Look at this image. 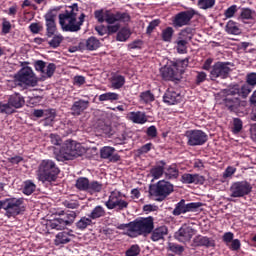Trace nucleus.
<instances>
[{
	"label": "nucleus",
	"instance_id": "8",
	"mask_svg": "<svg viewBox=\"0 0 256 256\" xmlns=\"http://www.w3.org/2000/svg\"><path fill=\"white\" fill-rule=\"evenodd\" d=\"M24 203L25 198L10 197L2 200V209L5 211V216L11 219V217L21 215L25 211Z\"/></svg>",
	"mask_w": 256,
	"mask_h": 256
},
{
	"label": "nucleus",
	"instance_id": "36",
	"mask_svg": "<svg viewBox=\"0 0 256 256\" xmlns=\"http://www.w3.org/2000/svg\"><path fill=\"white\" fill-rule=\"evenodd\" d=\"M88 51H97L101 47V42L96 37L91 36L85 42Z\"/></svg>",
	"mask_w": 256,
	"mask_h": 256
},
{
	"label": "nucleus",
	"instance_id": "1",
	"mask_svg": "<svg viewBox=\"0 0 256 256\" xmlns=\"http://www.w3.org/2000/svg\"><path fill=\"white\" fill-rule=\"evenodd\" d=\"M77 15H79V5L77 3L68 6V9L64 13L59 14V24L63 31L70 33L80 31L79 26L75 25L77 23Z\"/></svg>",
	"mask_w": 256,
	"mask_h": 256
},
{
	"label": "nucleus",
	"instance_id": "9",
	"mask_svg": "<svg viewBox=\"0 0 256 256\" xmlns=\"http://www.w3.org/2000/svg\"><path fill=\"white\" fill-rule=\"evenodd\" d=\"M59 153L65 161H73V159L83 155V146L76 141L66 140L62 144Z\"/></svg>",
	"mask_w": 256,
	"mask_h": 256
},
{
	"label": "nucleus",
	"instance_id": "15",
	"mask_svg": "<svg viewBox=\"0 0 256 256\" xmlns=\"http://www.w3.org/2000/svg\"><path fill=\"white\" fill-rule=\"evenodd\" d=\"M197 15L194 9L178 12L172 18V25L175 29H181V27H187L191 25V20Z\"/></svg>",
	"mask_w": 256,
	"mask_h": 256
},
{
	"label": "nucleus",
	"instance_id": "44",
	"mask_svg": "<svg viewBox=\"0 0 256 256\" xmlns=\"http://www.w3.org/2000/svg\"><path fill=\"white\" fill-rule=\"evenodd\" d=\"M140 101H142V103H145L146 105L149 103H153V101H155V94H153L151 90H146L140 93Z\"/></svg>",
	"mask_w": 256,
	"mask_h": 256
},
{
	"label": "nucleus",
	"instance_id": "22",
	"mask_svg": "<svg viewBox=\"0 0 256 256\" xmlns=\"http://www.w3.org/2000/svg\"><path fill=\"white\" fill-rule=\"evenodd\" d=\"M115 148L110 146H104L100 149V157L101 159H108L110 163H117L118 161H121V156L117 153Z\"/></svg>",
	"mask_w": 256,
	"mask_h": 256
},
{
	"label": "nucleus",
	"instance_id": "13",
	"mask_svg": "<svg viewBox=\"0 0 256 256\" xmlns=\"http://www.w3.org/2000/svg\"><path fill=\"white\" fill-rule=\"evenodd\" d=\"M188 147H201L209 141V136L203 130L193 129L185 132Z\"/></svg>",
	"mask_w": 256,
	"mask_h": 256
},
{
	"label": "nucleus",
	"instance_id": "12",
	"mask_svg": "<svg viewBox=\"0 0 256 256\" xmlns=\"http://www.w3.org/2000/svg\"><path fill=\"white\" fill-rule=\"evenodd\" d=\"M104 205L109 210L116 209V211H125V209H129V202L127 200H123V193L119 190L110 192L108 200Z\"/></svg>",
	"mask_w": 256,
	"mask_h": 256
},
{
	"label": "nucleus",
	"instance_id": "48",
	"mask_svg": "<svg viewBox=\"0 0 256 256\" xmlns=\"http://www.w3.org/2000/svg\"><path fill=\"white\" fill-rule=\"evenodd\" d=\"M242 130H243V120H241V118H234L233 128H232L233 133L237 135V133H241Z\"/></svg>",
	"mask_w": 256,
	"mask_h": 256
},
{
	"label": "nucleus",
	"instance_id": "27",
	"mask_svg": "<svg viewBox=\"0 0 256 256\" xmlns=\"http://www.w3.org/2000/svg\"><path fill=\"white\" fill-rule=\"evenodd\" d=\"M127 117L129 121H132V123H135L136 125H145L148 121L147 114L141 111L130 112Z\"/></svg>",
	"mask_w": 256,
	"mask_h": 256
},
{
	"label": "nucleus",
	"instance_id": "39",
	"mask_svg": "<svg viewBox=\"0 0 256 256\" xmlns=\"http://www.w3.org/2000/svg\"><path fill=\"white\" fill-rule=\"evenodd\" d=\"M172 213L176 217H178L179 215H185V213H187V204L185 203V199L180 200L176 204Z\"/></svg>",
	"mask_w": 256,
	"mask_h": 256
},
{
	"label": "nucleus",
	"instance_id": "63",
	"mask_svg": "<svg viewBox=\"0 0 256 256\" xmlns=\"http://www.w3.org/2000/svg\"><path fill=\"white\" fill-rule=\"evenodd\" d=\"M50 141L52 145H61V143H63L61 136L58 134H50Z\"/></svg>",
	"mask_w": 256,
	"mask_h": 256
},
{
	"label": "nucleus",
	"instance_id": "54",
	"mask_svg": "<svg viewBox=\"0 0 256 256\" xmlns=\"http://www.w3.org/2000/svg\"><path fill=\"white\" fill-rule=\"evenodd\" d=\"M12 25L7 18H2V35H9L11 33Z\"/></svg>",
	"mask_w": 256,
	"mask_h": 256
},
{
	"label": "nucleus",
	"instance_id": "35",
	"mask_svg": "<svg viewBox=\"0 0 256 256\" xmlns=\"http://www.w3.org/2000/svg\"><path fill=\"white\" fill-rule=\"evenodd\" d=\"M103 191V183L93 180L89 182L88 192L90 195H95V193H101Z\"/></svg>",
	"mask_w": 256,
	"mask_h": 256
},
{
	"label": "nucleus",
	"instance_id": "11",
	"mask_svg": "<svg viewBox=\"0 0 256 256\" xmlns=\"http://www.w3.org/2000/svg\"><path fill=\"white\" fill-rule=\"evenodd\" d=\"M15 81L18 85H24L25 87H37L38 83L37 76L29 66L23 67L18 71L15 75Z\"/></svg>",
	"mask_w": 256,
	"mask_h": 256
},
{
	"label": "nucleus",
	"instance_id": "32",
	"mask_svg": "<svg viewBox=\"0 0 256 256\" xmlns=\"http://www.w3.org/2000/svg\"><path fill=\"white\" fill-rule=\"evenodd\" d=\"M93 225H95V223L91 220L89 216L88 217L83 216L80 218L78 222H76V228L79 231H85L87 227H93Z\"/></svg>",
	"mask_w": 256,
	"mask_h": 256
},
{
	"label": "nucleus",
	"instance_id": "55",
	"mask_svg": "<svg viewBox=\"0 0 256 256\" xmlns=\"http://www.w3.org/2000/svg\"><path fill=\"white\" fill-rule=\"evenodd\" d=\"M117 229H119L120 231H125V229H128V237H133V221L127 224H120L117 226Z\"/></svg>",
	"mask_w": 256,
	"mask_h": 256
},
{
	"label": "nucleus",
	"instance_id": "53",
	"mask_svg": "<svg viewBox=\"0 0 256 256\" xmlns=\"http://www.w3.org/2000/svg\"><path fill=\"white\" fill-rule=\"evenodd\" d=\"M250 93L251 87H249V85L244 84L241 87H239V97H241L242 99H247Z\"/></svg>",
	"mask_w": 256,
	"mask_h": 256
},
{
	"label": "nucleus",
	"instance_id": "28",
	"mask_svg": "<svg viewBox=\"0 0 256 256\" xmlns=\"http://www.w3.org/2000/svg\"><path fill=\"white\" fill-rule=\"evenodd\" d=\"M6 104L12 107V109H21L25 105V99L21 94H13L9 97L8 103Z\"/></svg>",
	"mask_w": 256,
	"mask_h": 256
},
{
	"label": "nucleus",
	"instance_id": "16",
	"mask_svg": "<svg viewBox=\"0 0 256 256\" xmlns=\"http://www.w3.org/2000/svg\"><path fill=\"white\" fill-rule=\"evenodd\" d=\"M253 186L246 180L233 182L230 186V197L241 198L249 195Z\"/></svg>",
	"mask_w": 256,
	"mask_h": 256
},
{
	"label": "nucleus",
	"instance_id": "20",
	"mask_svg": "<svg viewBox=\"0 0 256 256\" xmlns=\"http://www.w3.org/2000/svg\"><path fill=\"white\" fill-rule=\"evenodd\" d=\"M34 68L39 73H42L45 77L51 78L52 75L55 74V70L57 69V66L55 63H47L43 60H37L34 62Z\"/></svg>",
	"mask_w": 256,
	"mask_h": 256
},
{
	"label": "nucleus",
	"instance_id": "64",
	"mask_svg": "<svg viewBox=\"0 0 256 256\" xmlns=\"http://www.w3.org/2000/svg\"><path fill=\"white\" fill-rule=\"evenodd\" d=\"M146 135L152 139H155V137H157V127L153 125L148 127L146 130Z\"/></svg>",
	"mask_w": 256,
	"mask_h": 256
},
{
	"label": "nucleus",
	"instance_id": "62",
	"mask_svg": "<svg viewBox=\"0 0 256 256\" xmlns=\"http://www.w3.org/2000/svg\"><path fill=\"white\" fill-rule=\"evenodd\" d=\"M153 147V143H147V144H144L142 147H140L138 149V153L139 155H145V153H149V151H151Z\"/></svg>",
	"mask_w": 256,
	"mask_h": 256
},
{
	"label": "nucleus",
	"instance_id": "60",
	"mask_svg": "<svg viewBox=\"0 0 256 256\" xmlns=\"http://www.w3.org/2000/svg\"><path fill=\"white\" fill-rule=\"evenodd\" d=\"M231 251H239L241 249V241L239 239H234L228 245Z\"/></svg>",
	"mask_w": 256,
	"mask_h": 256
},
{
	"label": "nucleus",
	"instance_id": "50",
	"mask_svg": "<svg viewBox=\"0 0 256 256\" xmlns=\"http://www.w3.org/2000/svg\"><path fill=\"white\" fill-rule=\"evenodd\" d=\"M159 25H161L160 19L152 20L146 28V35H151V33H153V31H155Z\"/></svg>",
	"mask_w": 256,
	"mask_h": 256
},
{
	"label": "nucleus",
	"instance_id": "59",
	"mask_svg": "<svg viewBox=\"0 0 256 256\" xmlns=\"http://www.w3.org/2000/svg\"><path fill=\"white\" fill-rule=\"evenodd\" d=\"M246 83L247 85H251L252 87H255L256 85V73L251 72L246 75Z\"/></svg>",
	"mask_w": 256,
	"mask_h": 256
},
{
	"label": "nucleus",
	"instance_id": "47",
	"mask_svg": "<svg viewBox=\"0 0 256 256\" xmlns=\"http://www.w3.org/2000/svg\"><path fill=\"white\" fill-rule=\"evenodd\" d=\"M141 253V247H139V244H133L131 245L125 252L126 256H138Z\"/></svg>",
	"mask_w": 256,
	"mask_h": 256
},
{
	"label": "nucleus",
	"instance_id": "29",
	"mask_svg": "<svg viewBox=\"0 0 256 256\" xmlns=\"http://www.w3.org/2000/svg\"><path fill=\"white\" fill-rule=\"evenodd\" d=\"M164 175L168 181L179 179V168L177 167V164L173 163L167 167L165 166Z\"/></svg>",
	"mask_w": 256,
	"mask_h": 256
},
{
	"label": "nucleus",
	"instance_id": "26",
	"mask_svg": "<svg viewBox=\"0 0 256 256\" xmlns=\"http://www.w3.org/2000/svg\"><path fill=\"white\" fill-rule=\"evenodd\" d=\"M165 167H167V162H165V160L158 161L150 170L151 177H153V179H161V177L165 175Z\"/></svg>",
	"mask_w": 256,
	"mask_h": 256
},
{
	"label": "nucleus",
	"instance_id": "31",
	"mask_svg": "<svg viewBox=\"0 0 256 256\" xmlns=\"http://www.w3.org/2000/svg\"><path fill=\"white\" fill-rule=\"evenodd\" d=\"M107 215V211L101 205L95 206L91 212L88 214V217L91 218L92 221H97V219H101Z\"/></svg>",
	"mask_w": 256,
	"mask_h": 256
},
{
	"label": "nucleus",
	"instance_id": "46",
	"mask_svg": "<svg viewBox=\"0 0 256 256\" xmlns=\"http://www.w3.org/2000/svg\"><path fill=\"white\" fill-rule=\"evenodd\" d=\"M197 6L204 11L213 9L215 7V0H198Z\"/></svg>",
	"mask_w": 256,
	"mask_h": 256
},
{
	"label": "nucleus",
	"instance_id": "23",
	"mask_svg": "<svg viewBox=\"0 0 256 256\" xmlns=\"http://www.w3.org/2000/svg\"><path fill=\"white\" fill-rule=\"evenodd\" d=\"M180 181L184 185H203V183H205V177L199 174L184 173Z\"/></svg>",
	"mask_w": 256,
	"mask_h": 256
},
{
	"label": "nucleus",
	"instance_id": "24",
	"mask_svg": "<svg viewBox=\"0 0 256 256\" xmlns=\"http://www.w3.org/2000/svg\"><path fill=\"white\" fill-rule=\"evenodd\" d=\"M193 245L194 247H206L209 249L210 247H215V240L207 236L197 235L193 239Z\"/></svg>",
	"mask_w": 256,
	"mask_h": 256
},
{
	"label": "nucleus",
	"instance_id": "56",
	"mask_svg": "<svg viewBox=\"0 0 256 256\" xmlns=\"http://www.w3.org/2000/svg\"><path fill=\"white\" fill-rule=\"evenodd\" d=\"M29 29L31 33H33L34 35H37L41 33V30L43 29V25H41L40 23L34 22L29 25Z\"/></svg>",
	"mask_w": 256,
	"mask_h": 256
},
{
	"label": "nucleus",
	"instance_id": "51",
	"mask_svg": "<svg viewBox=\"0 0 256 256\" xmlns=\"http://www.w3.org/2000/svg\"><path fill=\"white\" fill-rule=\"evenodd\" d=\"M200 207H203V203L201 202H190L186 204L187 213H195L198 211Z\"/></svg>",
	"mask_w": 256,
	"mask_h": 256
},
{
	"label": "nucleus",
	"instance_id": "7",
	"mask_svg": "<svg viewBox=\"0 0 256 256\" xmlns=\"http://www.w3.org/2000/svg\"><path fill=\"white\" fill-rule=\"evenodd\" d=\"M175 187L173 184L166 180H160L156 184H151L149 186V195L151 197H155V201H158L161 203L162 201H165L171 193H173Z\"/></svg>",
	"mask_w": 256,
	"mask_h": 256
},
{
	"label": "nucleus",
	"instance_id": "42",
	"mask_svg": "<svg viewBox=\"0 0 256 256\" xmlns=\"http://www.w3.org/2000/svg\"><path fill=\"white\" fill-rule=\"evenodd\" d=\"M57 117V111L55 109L44 110V121L46 125H51L55 118Z\"/></svg>",
	"mask_w": 256,
	"mask_h": 256
},
{
	"label": "nucleus",
	"instance_id": "10",
	"mask_svg": "<svg viewBox=\"0 0 256 256\" xmlns=\"http://www.w3.org/2000/svg\"><path fill=\"white\" fill-rule=\"evenodd\" d=\"M193 39V28L186 27L182 29L174 41L175 49L179 55H185L187 49H189V43Z\"/></svg>",
	"mask_w": 256,
	"mask_h": 256
},
{
	"label": "nucleus",
	"instance_id": "40",
	"mask_svg": "<svg viewBox=\"0 0 256 256\" xmlns=\"http://www.w3.org/2000/svg\"><path fill=\"white\" fill-rule=\"evenodd\" d=\"M129 37H131V30L127 27H123L118 31L116 40L123 43V42L127 41L129 39Z\"/></svg>",
	"mask_w": 256,
	"mask_h": 256
},
{
	"label": "nucleus",
	"instance_id": "49",
	"mask_svg": "<svg viewBox=\"0 0 256 256\" xmlns=\"http://www.w3.org/2000/svg\"><path fill=\"white\" fill-rule=\"evenodd\" d=\"M15 109L9 106L7 103L0 102V115H13Z\"/></svg>",
	"mask_w": 256,
	"mask_h": 256
},
{
	"label": "nucleus",
	"instance_id": "21",
	"mask_svg": "<svg viewBox=\"0 0 256 256\" xmlns=\"http://www.w3.org/2000/svg\"><path fill=\"white\" fill-rule=\"evenodd\" d=\"M181 101H183V96L175 88H168L163 95V102L166 105H178Z\"/></svg>",
	"mask_w": 256,
	"mask_h": 256
},
{
	"label": "nucleus",
	"instance_id": "3",
	"mask_svg": "<svg viewBox=\"0 0 256 256\" xmlns=\"http://www.w3.org/2000/svg\"><path fill=\"white\" fill-rule=\"evenodd\" d=\"M94 17L98 23H107L108 25H114V23H129L131 21V15L127 12L117 11L116 13L111 12V10L103 9L96 10L94 12Z\"/></svg>",
	"mask_w": 256,
	"mask_h": 256
},
{
	"label": "nucleus",
	"instance_id": "61",
	"mask_svg": "<svg viewBox=\"0 0 256 256\" xmlns=\"http://www.w3.org/2000/svg\"><path fill=\"white\" fill-rule=\"evenodd\" d=\"M239 97V85H234L227 91L226 97Z\"/></svg>",
	"mask_w": 256,
	"mask_h": 256
},
{
	"label": "nucleus",
	"instance_id": "2",
	"mask_svg": "<svg viewBox=\"0 0 256 256\" xmlns=\"http://www.w3.org/2000/svg\"><path fill=\"white\" fill-rule=\"evenodd\" d=\"M189 65V58L176 60L171 66L160 69L161 76L165 81H181V75L185 72V67Z\"/></svg>",
	"mask_w": 256,
	"mask_h": 256
},
{
	"label": "nucleus",
	"instance_id": "45",
	"mask_svg": "<svg viewBox=\"0 0 256 256\" xmlns=\"http://www.w3.org/2000/svg\"><path fill=\"white\" fill-rule=\"evenodd\" d=\"M168 249L172 253H175V255H183V253L185 251V247H183L177 243H173V242H170L168 244Z\"/></svg>",
	"mask_w": 256,
	"mask_h": 256
},
{
	"label": "nucleus",
	"instance_id": "34",
	"mask_svg": "<svg viewBox=\"0 0 256 256\" xmlns=\"http://www.w3.org/2000/svg\"><path fill=\"white\" fill-rule=\"evenodd\" d=\"M125 85V76L114 74L111 77V86L112 89H121Z\"/></svg>",
	"mask_w": 256,
	"mask_h": 256
},
{
	"label": "nucleus",
	"instance_id": "5",
	"mask_svg": "<svg viewBox=\"0 0 256 256\" xmlns=\"http://www.w3.org/2000/svg\"><path fill=\"white\" fill-rule=\"evenodd\" d=\"M60 170L53 160H42L38 168V178L42 183L57 181Z\"/></svg>",
	"mask_w": 256,
	"mask_h": 256
},
{
	"label": "nucleus",
	"instance_id": "37",
	"mask_svg": "<svg viewBox=\"0 0 256 256\" xmlns=\"http://www.w3.org/2000/svg\"><path fill=\"white\" fill-rule=\"evenodd\" d=\"M173 35H175V30L173 27L168 26L164 30H162L161 33V39L164 41V43H171L173 40Z\"/></svg>",
	"mask_w": 256,
	"mask_h": 256
},
{
	"label": "nucleus",
	"instance_id": "30",
	"mask_svg": "<svg viewBox=\"0 0 256 256\" xmlns=\"http://www.w3.org/2000/svg\"><path fill=\"white\" fill-rule=\"evenodd\" d=\"M169 233V229L167 226H160L158 228H154L151 232V241L157 242L164 239L165 235Z\"/></svg>",
	"mask_w": 256,
	"mask_h": 256
},
{
	"label": "nucleus",
	"instance_id": "4",
	"mask_svg": "<svg viewBox=\"0 0 256 256\" xmlns=\"http://www.w3.org/2000/svg\"><path fill=\"white\" fill-rule=\"evenodd\" d=\"M155 229V219L153 216L139 217L132 221L133 237H147Z\"/></svg>",
	"mask_w": 256,
	"mask_h": 256
},
{
	"label": "nucleus",
	"instance_id": "57",
	"mask_svg": "<svg viewBox=\"0 0 256 256\" xmlns=\"http://www.w3.org/2000/svg\"><path fill=\"white\" fill-rule=\"evenodd\" d=\"M240 17L243 20L253 19V11L249 8H243Z\"/></svg>",
	"mask_w": 256,
	"mask_h": 256
},
{
	"label": "nucleus",
	"instance_id": "19",
	"mask_svg": "<svg viewBox=\"0 0 256 256\" xmlns=\"http://www.w3.org/2000/svg\"><path fill=\"white\" fill-rule=\"evenodd\" d=\"M195 233L196 230L193 227L183 224L178 231L175 232L174 239L179 241V243H189V241L193 239V235H195Z\"/></svg>",
	"mask_w": 256,
	"mask_h": 256
},
{
	"label": "nucleus",
	"instance_id": "58",
	"mask_svg": "<svg viewBox=\"0 0 256 256\" xmlns=\"http://www.w3.org/2000/svg\"><path fill=\"white\" fill-rule=\"evenodd\" d=\"M237 12V5H232L228 9L225 10L224 15L226 19H231L234 17L235 13Z\"/></svg>",
	"mask_w": 256,
	"mask_h": 256
},
{
	"label": "nucleus",
	"instance_id": "33",
	"mask_svg": "<svg viewBox=\"0 0 256 256\" xmlns=\"http://www.w3.org/2000/svg\"><path fill=\"white\" fill-rule=\"evenodd\" d=\"M225 31L228 35H241V28H239L237 22L233 20L227 22Z\"/></svg>",
	"mask_w": 256,
	"mask_h": 256
},
{
	"label": "nucleus",
	"instance_id": "41",
	"mask_svg": "<svg viewBox=\"0 0 256 256\" xmlns=\"http://www.w3.org/2000/svg\"><path fill=\"white\" fill-rule=\"evenodd\" d=\"M99 101H110V103H113V101H119V94L115 92H106L104 94H101L98 98Z\"/></svg>",
	"mask_w": 256,
	"mask_h": 256
},
{
	"label": "nucleus",
	"instance_id": "14",
	"mask_svg": "<svg viewBox=\"0 0 256 256\" xmlns=\"http://www.w3.org/2000/svg\"><path fill=\"white\" fill-rule=\"evenodd\" d=\"M77 213L75 211L65 212L61 211L59 217L50 222L51 229H56L57 231H62L65 227L73 225Z\"/></svg>",
	"mask_w": 256,
	"mask_h": 256
},
{
	"label": "nucleus",
	"instance_id": "25",
	"mask_svg": "<svg viewBox=\"0 0 256 256\" xmlns=\"http://www.w3.org/2000/svg\"><path fill=\"white\" fill-rule=\"evenodd\" d=\"M86 109H89V100L79 99L73 102L70 111L72 115L79 116L86 111Z\"/></svg>",
	"mask_w": 256,
	"mask_h": 256
},
{
	"label": "nucleus",
	"instance_id": "6",
	"mask_svg": "<svg viewBox=\"0 0 256 256\" xmlns=\"http://www.w3.org/2000/svg\"><path fill=\"white\" fill-rule=\"evenodd\" d=\"M46 21V35L48 38L52 39L48 42V45L52 49H57L63 43V35L55 34L57 33V24L55 23V14L53 12H48L45 16Z\"/></svg>",
	"mask_w": 256,
	"mask_h": 256
},
{
	"label": "nucleus",
	"instance_id": "17",
	"mask_svg": "<svg viewBox=\"0 0 256 256\" xmlns=\"http://www.w3.org/2000/svg\"><path fill=\"white\" fill-rule=\"evenodd\" d=\"M229 65H231V62L214 63L210 71L212 81H215V79H227L229 73H231V67Z\"/></svg>",
	"mask_w": 256,
	"mask_h": 256
},
{
	"label": "nucleus",
	"instance_id": "43",
	"mask_svg": "<svg viewBox=\"0 0 256 256\" xmlns=\"http://www.w3.org/2000/svg\"><path fill=\"white\" fill-rule=\"evenodd\" d=\"M36 189H37V185H35V183H33V181L26 180L24 182V187L22 189V193H24V195H33V193H35Z\"/></svg>",
	"mask_w": 256,
	"mask_h": 256
},
{
	"label": "nucleus",
	"instance_id": "18",
	"mask_svg": "<svg viewBox=\"0 0 256 256\" xmlns=\"http://www.w3.org/2000/svg\"><path fill=\"white\" fill-rule=\"evenodd\" d=\"M223 105L229 113H235V115L243 114V109H245V102L239 97L226 96L223 99Z\"/></svg>",
	"mask_w": 256,
	"mask_h": 256
},
{
	"label": "nucleus",
	"instance_id": "52",
	"mask_svg": "<svg viewBox=\"0 0 256 256\" xmlns=\"http://www.w3.org/2000/svg\"><path fill=\"white\" fill-rule=\"evenodd\" d=\"M56 238L62 245H65L66 243H69L71 241V238L69 237V232H59L56 235Z\"/></svg>",
	"mask_w": 256,
	"mask_h": 256
},
{
	"label": "nucleus",
	"instance_id": "38",
	"mask_svg": "<svg viewBox=\"0 0 256 256\" xmlns=\"http://www.w3.org/2000/svg\"><path fill=\"white\" fill-rule=\"evenodd\" d=\"M89 178L87 177H79L76 180L75 187L78 189V191H85L86 193L88 192L89 189Z\"/></svg>",
	"mask_w": 256,
	"mask_h": 256
}]
</instances>
